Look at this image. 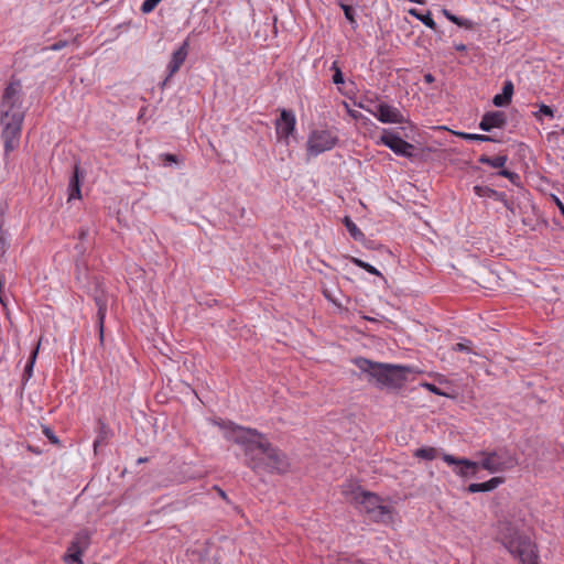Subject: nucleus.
Returning <instances> with one entry per match:
<instances>
[{"instance_id": "obj_6", "label": "nucleus", "mask_w": 564, "mask_h": 564, "mask_svg": "<svg viewBox=\"0 0 564 564\" xmlns=\"http://www.w3.org/2000/svg\"><path fill=\"white\" fill-rule=\"evenodd\" d=\"M355 501L360 506V510L369 516L373 521H386L390 517V508L381 503L380 498L368 491H358L354 496Z\"/></svg>"}, {"instance_id": "obj_50", "label": "nucleus", "mask_w": 564, "mask_h": 564, "mask_svg": "<svg viewBox=\"0 0 564 564\" xmlns=\"http://www.w3.org/2000/svg\"><path fill=\"white\" fill-rule=\"evenodd\" d=\"M144 462H147V458H139L138 459V463H144Z\"/></svg>"}, {"instance_id": "obj_1", "label": "nucleus", "mask_w": 564, "mask_h": 564, "mask_svg": "<svg viewBox=\"0 0 564 564\" xmlns=\"http://www.w3.org/2000/svg\"><path fill=\"white\" fill-rule=\"evenodd\" d=\"M225 437L243 449L246 464L256 473H278L283 474L290 469V462L284 453L273 446L262 433L253 429L242 426H227Z\"/></svg>"}, {"instance_id": "obj_44", "label": "nucleus", "mask_w": 564, "mask_h": 564, "mask_svg": "<svg viewBox=\"0 0 564 564\" xmlns=\"http://www.w3.org/2000/svg\"><path fill=\"white\" fill-rule=\"evenodd\" d=\"M478 162H479V163H482V164H487V165H489L490 156L481 155V156L478 159Z\"/></svg>"}, {"instance_id": "obj_11", "label": "nucleus", "mask_w": 564, "mask_h": 564, "mask_svg": "<svg viewBox=\"0 0 564 564\" xmlns=\"http://www.w3.org/2000/svg\"><path fill=\"white\" fill-rule=\"evenodd\" d=\"M507 124V116L503 111H488L486 112L480 122L479 128L482 131L490 132L492 129H501Z\"/></svg>"}, {"instance_id": "obj_8", "label": "nucleus", "mask_w": 564, "mask_h": 564, "mask_svg": "<svg viewBox=\"0 0 564 564\" xmlns=\"http://www.w3.org/2000/svg\"><path fill=\"white\" fill-rule=\"evenodd\" d=\"M380 140L398 155H402L404 158H411L413 155L414 145L393 132L384 131Z\"/></svg>"}, {"instance_id": "obj_25", "label": "nucleus", "mask_w": 564, "mask_h": 564, "mask_svg": "<svg viewBox=\"0 0 564 564\" xmlns=\"http://www.w3.org/2000/svg\"><path fill=\"white\" fill-rule=\"evenodd\" d=\"M351 262L358 268L366 270L370 274L382 276L380 271H378L373 265L369 264L368 262L362 261L361 259L351 258Z\"/></svg>"}, {"instance_id": "obj_2", "label": "nucleus", "mask_w": 564, "mask_h": 564, "mask_svg": "<svg viewBox=\"0 0 564 564\" xmlns=\"http://www.w3.org/2000/svg\"><path fill=\"white\" fill-rule=\"evenodd\" d=\"M1 108V137L4 142V150L9 153L19 144L24 119V111L21 107V84L19 80L11 82L4 89Z\"/></svg>"}, {"instance_id": "obj_14", "label": "nucleus", "mask_w": 564, "mask_h": 564, "mask_svg": "<svg viewBox=\"0 0 564 564\" xmlns=\"http://www.w3.org/2000/svg\"><path fill=\"white\" fill-rule=\"evenodd\" d=\"M95 303L98 307V324H99V333H100V341L104 340V323L108 306V296L104 292V290L97 289L94 294Z\"/></svg>"}, {"instance_id": "obj_7", "label": "nucleus", "mask_w": 564, "mask_h": 564, "mask_svg": "<svg viewBox=\"0 0 564 564\" xmlns=\"http://www.w3.org/2000/svg\"><path fill=\"white\" fill-rule=\"evenodd\" d=\"M337 137L328 130L313 131L307 141V151L313 155H318L335 147Z\"/></svg>"}, {"instance_id": "obj_35", "label": "nucleus", "mask_w": 564, "mask_h": 564, "mask_svg": "<svg viewBox=\"0 0 564 564\" xmlns=\"http://www.w3.org/2000/svg\"><path fill=\"white\" fill-rule=\"evenodd\" d=\"M470 344H471L470 340H465L464 343H457L453 347V350H455V351H466V352L470 354V352H473V350L470 348Z\"/></svg>"}, {"instance_id": "obj_18", "label": "nucleus", "mask_w": 564, "mask_h": 564, "mask_svg": "<svg viewBox=\"0 0 564 564\" xmlns=\"http://www.w3.org/2000/svg\"><path fill=\"white\" fill-rule=\"evenodd\" d=\"M75 547H79L82 551H86L90 544V534L87 530L77 532L70 542Z\"/></svg>"}, {"instance_id": "obj_31", "label": "nucleus", "mask_w": 564, "mask_h": 564, "mask_svg": "<svg viewBox=\"0 0 564 564\" xmlns=\"http://www.w3.org/2000/svg\"><path fill=\"white\" fill-rule=\"evenodd\" d=\"M332 69L334 70L333 83L336 84V85L343 84L344 83V76H343V73H341L340 68L337 65V62L333 63Z\"/></svg>"}, {"instance_id": "obj_33", "label": "nucleus", "mask_w": 564, "mask_h": 564, "mask_svg": "<svg viewBox=\"0 0 564 564\" xmlns=\"http://www.w3.org/2000/svg\"><path fill=\"white\" fill-rule=\"evenodd\" d=\"M161 0H145L141 6L143 13H150L160 3Z\"/></svg>"}, {"instance_id": "obj_46", "label": "nucleus", "mask_w": 564, "mask_h": 564, "mask_svg": "<svg viewBox=\"0 0 564 564\" xmlns=\"http://www.w3.org/2000/svg\"><path fill=\"white\" fill-rule=\"evenodd\" d=\"M76 551L83 552L79 547H75L74 544L70 543L66 553H76Z\"/></svg>"}, {"instance_id": "obj_43", "label": "nucleus", "mask_w": 564, "mask_h": 564, "mask_svg": "<svg viewBox=\"0 0 564 564\" xmlns=\"http://www.w3.org/2000/svg\"><path fill=\"white\" fill-rule=\"evenodd\" d=\"M554 199H555L556 206L558 207L560 212L564 216V204L557 197H554Z\"/></svg>"}, {"instance_id": "obj_15", "label": "nucleus", "mask_w": 564, "mask_h": 564, "mask_svg": "<svg viewBox=\"0 0 564 564\" xmlns=\"http://www.w3.org/2000/svg\"><path fill=\"white\" fill-rule=\"evenodd\" d=\"M503 482H505L503 477H492L491 479H489L488 481H485V482L470 484L467 487V491L470 494L489 492V491L495 490L498 486H500Z\"/></svg>"}, {"instance_id": "obj_32", "label": "nucleus", "mask_w": 564, "mask_h": 564, "mask_svg": "<svg viewBox=\"0 0 564 564\" xmlns=\"http://www.w3.org/2000/svg\"><path fill=\"white\" fill-rule=\"evenodd\" d=\"M506 162H507L506 155H497V156L490 158L489 165L494 169H500V167L505 166Z\"/></svg>"}, {"instance_id": "obj_12", "label": "nucleus", "mask_w": 564, "mask_h": 564, "mask_svg": "<svg viewBox=\"0 0 564 564\" xmlns=\"http://www.w3.org/2000/svg\"><path fill=\"white\" fill-rule=\"evenodd\" d=\"M375 116L383 123H402L404 121L399 109L387 104H379Z\"/></svg>"}, {"instance_id": "obj_38", "label": "nucleus", "mask_w": 564, "mask_h": 564, "mask_svg": "<svg viewBox=\"0 0 564 564\" xmlns=\"http://www.w3.org/2000/svg\"><path fill=\"white\" fill-rule=\"evenodd\" d=\"M43 433L45 434V436L54 444H57L58 443V438L54 435V433L52 432V430L47 426H43Z\"/></svg>"}, {"instance_id": "obj_20", "label": "nucleus", "mask_w": 564, "mask_h": 564, "mask_svg": "<svg viewBox=\"0 0 564 564\" xmlns=\"http://www.w3.org/2000/svg\"><path fill=\"white\" fill-rule=\"evenodd\" d=\"M409 14L415 17L417 20H420L423 24H425L427 28L432 30H436V23L432 19V15L430 12L423 14L420 13L416 9H410Z\"/></svg>"}, {"instance_id": "obj_42", "label": "nucleus", "mask_w": 564, "mask_h": 564, "mask_svg": "<svg viewBox=\"0 0 564 564\" xmlns=\"http://www.w3.org/2000/svg\"><path fill=\"white\" fill-rule=\"evenodd\" d=\"M88 235V228H80L78 232L79 240H84Z\"/></svg>"}, {"instance_id": "obj_16", "label": "nucleus", "mask_w": 564, "mask_h": 564, "mask_svg": "<svg viewBox=\"0 0 564 564\" xmlns=\"http://www.w3.org/2000/svg\"><path fill=\"white\" fill-rule=\"evenodd\" d=\"M513 95V84L508 80L505 83L502 93L494 97L492 102L496 107H503L510 104Z\"/></svg>"}, {"instance_id": "obj_47", "label": "nucleus", "mask_w": 564, "mask_h": 564, "mask_svg": "<svg viewBox=\"0 0 564 564\" xmlns=\"http://www.w3.org/2000/svg\"><path fill=\"white\" fill-rule=\"evenodd\" d=\"M216 490L224 500H228L227 494L223 489L216 487Z\"/></svg>"}, {"instance_id": "obj_34", "label": "nucleus", "mask_w": 564, "mask_h": 564, "mask_svg": "<svg viewBox=\"0 0 564 564\" xmlns=\"http://www.w3.org/2000/svg\"><path fill=\"white\" fill-rule=\"evenodd\" d=\"M422 387L425 388L426 390H429L430 392L434 393V394L443 395V397H449L448 393L442 391L440 388H437L433 383L424 382V383H422Z\"/></svg>"}, {"instance_id": "obj_13", "label": "nucleus", "mask_w": 564, "mask_h": 564, "mask_svg": "<svg viewBox=\"0 0 564 564\" xmlns=\"http://www.w3.org/2000/svg\"><path fill=\"white\" fill-rule=\"evenodd\" d=\"M188 50L189 42L188 40H185L183 44L172 54V58L167 65L169 76L165 80L178 72L188 55Z\"/></svg>"}, {"instance_id": "obj_9", "label": "nucleus", "mask_w": 564, "mask_h": 564, "mask_svg": "<svg viewBox=\"0 0 564 564\" xmlns=\"http://www.w3.org/2000/svg\"><path fill=\"white\" fill-rule=\"evenodd\" d=\"M295 129V116L291 110L283 109L280 118L275 122V130L279 139H284L288 143L289 137Z\"/></svg>"}, {"instance_id": "obj_27", "label": "nucleus", "mask_w": 564, "mask_h": 564, "mask_svg": "<svg viewBox=\"0 0 564 564\" xmlns=\"http://www.w3.org/2000/svg\"><path fill=\"white\" fill-rule=\"evenodd\" d=\"M83 553L84 552L80 551H76V553H65V555L63 556V561L66 564H84L82 558Z\"/></svg>"}, {"instance_id": "obj_21", "label": "nucleus", "mask_w": 564, "mask_h": 564, "mask_svg": "<svg viewBox=\"0 0 564 564\" xmlns=\"http://www.w3.org/2000/svg\"><path fill=\"white\" fill-rule=\"evenodd\" d=\"M457 137H460L465 140L470 141H480V142H496L497 140L487 134H477V133H467V132H456Z\"/></svg>"}, {"instance_id": "obj_36", "label": "nucleus", "mask_w": 564, "mask_h": 564, "mask_svg": "<svg viewBox=\"0 0 564 564\" xmlns=\"http://www.w3.org/2000/svg\"><path fill=\"white\" fill-rule=\"evenodd\" d=\"M344 13H345V17L346 19L350 22V23H355V18H354V10L351 7L347 6V4H344L341 3L340 4Z\"/></svg>"}, {"instance_id": "obj_10", "label": "nucleus", "mask_w": 564, "mask_h": 564, "mask_svg": "<svg viewBox=\"0 0 564 564\" xmlns=\"http://www.w3.org/2000/svg\"><path fill=\"white\" fill-rule=\"evenodd\" d=\"M443 459L448 465H460L462 468L456 470V474L460 477L474 476L480 467V462H473L467 458H457L451 454H444Z\"/></svg>"}, {"instance_id": "obj_26", "label": "nucleus", "mask_w": 564, "mask_h": 564, "mask_svg": "<svg viewBox=\"0 0 564 564\" xmlns=\"http://www.w3.org/2000/svg\"><path fill=\"white\" fill-rule=\"evenodd\" d=\"M99 435L97 437V440L94 442V449L96 451L97 447L99 446V444L104 441H106L109 435H110V430L108 429V426L101 421L99 420Z\"/></svg>"}, {"instance_id": "obj_24", "label": "nucleus", "mask_w": 564, "mask_h": 564, "mask_svg": "<svg viewBox=\"0 0 564 564\" xmlns=\"http://www.w3.org/2000/svg\"><path fill=\"white\" fill-rule=\"evenodd\" d=\"M40 345H41V341H39L36 347L33 349V351L30 356V359L25 366L24 373H23V377L25 379H30L32 376V370H33V366H34L37 352H39Z\"/></svg>"}, {"instance_id": "obj_4", "label": "nucleus", "mask_w": 564, "mask_h": 564, "mask_svg": "<svg viewBox=\"0 0 564 564\" xmlns=\"http://www.w3.org/2000/svg\"><path fill=\"white\" fill-rule=\"evenodd\" d=\"M355 364L362 372L371 377L379 388H401L410 371L403 366L372 362L366 358H358Z\"/></svg>"}, {"instance_id": "obj_30", "label": "nucleus", "mask_w": 564, "mask_h": 564, "mask_svg": "<svg viewBox=\"0 0 564 564\" xmlns=\"http://www.w3.org/2000/svg\"><path fill=\"white\" fill-rule=\"evenodd\" d=\"M3 225H4V218L0 214V258L6 253V250H7V242L4 239Z\"/></svg>"}, {"instance_id": "obj_23", "label": "nucleus", "mask_w": 564, "mask_h": 564, "mask_svg": "<svg viewBox=\"0 0 564 564\" xmlns=\"http://www.w3.org/2000/svg\"><path fill=\"white\" fill-rule=\"evenodd\" d=\"M443 13L444 15L449 20L452 21L453 23H455L456 25L458 26H463V28H466V29H471L473 28V22L469 21V20H466V19H462V18H458L456 15H454L453 13H451L448 10L444 9L443 10Z\"/></svg>"}, {"instance_id": "obj_39", "label": "nucleus", "mask_w": 564, "mask_h": 564, "mask_svg": "<svg viewBox=\"0 0 564 564\" xmlns=\"http://www.w3.org/2000/svg\"><path fill=\"white\" fill-rule=\"evenodd\" d=\"M324 296L332 303H334L337 306H340V304L337 302V300L333 296L332 292L327 289L323 290Z\"/></svg>"}, {"instance_id": "obj_28", "label": "nucleus", "mask_w": 564, "mask_h": 564, "mask_svg": "<svg viewBox=\"0 0 564 564\" xmlns=\"http://www.w3.org/2000/svg\"><path fill=\"white\" fill-rule=\"evenodd\" d=\"M542 116H547L550 118H553L554 117V110L550 106L541 104L539 106V110L536 112H534V117L538 120H542Z\"/></svg>"}, {"instance_id": "obj_41", "label": "nucleus", "mask_w": 564, "mask_h": 564, "mask_svg": "<svg viewBox=\"0 0 564 564\" xmlns=\"http://www.w3.org/2000/svg\"><path fill=\"white\" fill-rule=\"evenodd\" d=\"M163 159H164L165 162H169V163H176L177 162V156L175 154H164Z\"/></svg>"}, {"instance_id": "obj_40", "label": "nucleus", "mask_w": 564, "mask_h": 564, "mask_svg": "<svg viewBox=\"0 0 564 564\" xmlns=\"http://www.w3.org/2000/svg\"><path fill=\"white\" fill-rule=\"evenodd\" d=\"M66 45H67L66 41H58V42L54 43L53 45H51L50 50L51 51H59V50L64 48Z\"/></svg>"}, {"instance_id": "obj_29", "label": "nucleus", "mask_w": 564, "mask_h": 564, "mask_svg": "<svg viewBox=\"0 0 564 564\" xmlns=\"http://www.w3.org/2000/svg\"><path fill=\"white\" fill-rule=\"evenodd\" d=\"M9 302H10V293L6 291L4 282H3L2 278H0V303L6 311L8 310Z\"/></svg>"}, {"instance_id": "obj_17", "label": "nucleus", "mask_w": 564, "mask_h": 564, "mask_svg": "<svg viewBox=\"0 0 564 564\" xmlns=\"http://www.w3.org/2000/svg\"><path fill=\"white\" fill-rule=\"evenodd\" d=\"M80 198L79 169L74 167L73 176L69 180V197L68 199Z\"/></svg>"}, {"instance_id": "obj_48", "label": "nucleus", "mask_w": 564, "mask_h": 564, "mask_svg": "<svg viewBox=\"0 0 564 564\" xmlns=\"http://www.w3.org/2000/svg\"><path fill=\"white\" fill-rule=\"evenodd\" d=\"M455 48H456L457 51H459V52H464V51H466V45H465V44H462V43H460V44H456V45H455Z\"/></svg>"}, {"instance_id": "obj_5", "label": "nucleus", "mask_w": 564, "mask_h": 564, "mask_svg": "<svg viewBox=\"0 0 564 564\" xmlns=\"http://www.w3.org/2000/svg\"><path fill=\"white\" fill-rule=\"evenodd\" d=\"M479 455L482 457L480 467L491 474L509 470L518 465L517 457L507 449L481 452Z\"/></svg>"}, {"instance_id": "obj_19", "label": "nucleus", "mask_w": 564, "mask_h": 564, "mask_svg": "<svg viewBox=\"0 0 564 564\" xmlns=\"http://www.w3.org/2000/svg\"><path fill=\"white\" fill-rule=\"evenodd\" d=\"M345 227L348 232L355 240H362L365 238L364 232L356 226V224L350 219V217L346 216L343 219Z\"/></svg>"}, {"instance_id": "obj_3", "label": "nucleus", "mask_w": 564, "mask_h": 564, "mask_svg": "<svg viewBox=\"0 0 564 564\" xmlns=\"http://www.w3.org/2000/svg\"><path fill=\"white\" fill-rule=\"evenodd\" d=\"M498 539L503 546L521 564H539V553L535 543L522 534L511 522L503 521L498 527Z\"/></svg>"}, {"instance_id": "obj_45", "label": "nucleus", "mask_w": 564, "mask_h": 564, "mask_svg": "<svg viewBox=\"0 0 564 564\" xmlns=\"http://www.w3.org/2000/svg\"><path fill=\"white\" fill-rule=\"evenodd\" d=\"M424 80L427 84H432L435 80V78H434V76L431 73H427V74L424 75Z\"/></svg>"}, {"instance_id": "obj_49", "label": "nucleus", "mask_w": 564, "mask_h": 564, "mask_svg": "<svg viewBox=\"0 0 564 564\" xmlns=\"http://www.w3.org/2000/svg\"><path fill=\"white\" fill-rule=\"evenodd\" d=\"M481 189H482V188H481L480 186H476V187H475V191H476V193H477L478 195H481V193H480V192H481Z\"/></svg>"}, {"instance_id": "obj_37", "label": "nucleus", "mask_w": 564, "mask_h": 564, "mask_svg": "<svg viewBox=\"0 0 564 564\" xmlns=\"http://www.w3.org/2000/svg\"><path fill=\"white\" fill-rule=\"evenodd\" d=\"M499 175L509 178L512 183H516V181L519 180V175L517 173H514V172L509 171V170H501L499 172Z\"/></svg>"}, {"instance_id": "obj_22", "label": "nucleus", "mask_w": 564, "mask_h": 564, "mask_svg": "<svg viewBox=\"0 0 564 564\" xmlns=\"http://www.w3.org/2000/svg\"><path fill=\"white\" fill-rule=\"evenodd\" d=\"M437 451L434 447H421L414 452V456L425 460H433L436 458Z\"/></svg>"}]
</instances>
